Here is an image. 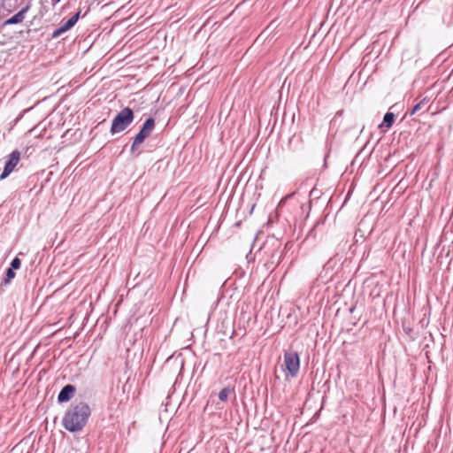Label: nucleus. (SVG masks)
<instances>
[{"mask_svg":"<svg viewBox=\"0 0 453 453\" xmlns=\"http://www.w3.org/2000/svg\"><path fill=\"white\" fill-rule=\"evenodd\" d=\"M90 414V407L87 403L71 404L63 417L62 425L71 433L80 432L88 423Z\"/></svg>","mask_w":453,"mask_h":453,"instance_id":"1","label":"nucleus"},{"mask_svg":"<svg viewBox=\"0 0 453 453\" xmlns=\"http://www.w3.org/2000/svg\"><path fill=\"white\" fill-rule=\"evenodd\" d=\"M155 128V119L153 118H148L138 134L134 138L131 145L130 153L134 157H138L142 154V150H139V146L144 142V140L150 134Z\"/></svg>","mask_w":453,"mask_h":453,"instance_id":"2","label":"nucleus"},{"mask_svg":"<svg viewBox=\"0 0 453 453\" xmlns=\"http://www.w3.org/2000/svg\"><path fill=\"white\" fill-rule=\"evenodd\" d=\"M134 119V111L130 107L123 108L112 119L110 132L118 134L127 129Z\"/></svg>","mask_w":453,"mask_h":453,"instance_id":"3","label":"nucleus"},{"mask_svg":"<svg viewBox=\"0 0 453 453\" xmlns=\"http://www.w3.org/2000/svg\"><path fill=\"white\" fill-rule=\"evenodd\" d=\"M19 160L20 152L18 150H13L7 156L4 170L0 174V180L6 179L13 172Z\"/></svg>","mask_w":453,"mask_h":453,"instance_id":"4","label":"nucleus"},{"mask_svg":"<svg viewBox=\"0 0 453 453\" xmlns=\"http://www.w3.org/2000/svg\"><path fill=\"white\" fill-rule=\"evenodd\" d=\"M286 370L292 376L296 377L300 369V358L296 352L290 351L284 354Z\"/></svg>","mask_w":453,"mask_h":453,"instance_id":"5","label":"nucleus"},{"mask_svg":"<svg viewBox=\"0 0 453 453\" xmlns=\"http://www.w3.org/2000/svg\"><path fill=\"white\" fill-rule=\"evenodd\" d=\"M76 388L73 385L66 384L60 390L58 395V402L60 403L68 402L73 397Z\"/></svg>","mask_w":453,"mask_h":453,"instance_id":"6","label":"nucleus"},{"mask_svg":"<svg viewBox=\"0 0 453 453\" xmlns=\"http://www.w3.org/2000/svg\"><path fill=\"white\" fill-rule=\"evenodd\" d=\"M28 9L29 5H27L26 7L22 8L16 14L12 16L10 19H6L4 22V26L21 23L24 20L26 13L27 12Z\"/></svg>","mask_w":453,"mask_h":453,"instance_id":"7","label":"nucleus"},{"mask_svg":"<svg viewBox=\"0 0 453 453\" xmlns=\"http://www.w3.org/2000/svg\"><path fill=\"white\" fill-rule=\"evenodd\" d=\"M81 16V11L76 12L73 16H72L70 19H68L65 22L62 23L61 25L64 27V28L68 31L70 30L74 25L77 23Z\"/></svg>","mask_w":453,"mask_h":453,"instance_id":"8","label":"nucleus"},{"mask_svg":"<svg viewBox=\"0 0 453 453\" xmlns=\"http://www.w3.org/2000/svg\"><path fill=\"white\" fill-rule=\"evenodd\" d=\"M395 121V114L393 112L388 111L384 117L382 124L380 125V127H385L387 128H390Z\"/></svg>","mask_w":453,"mask_h":453,"instance_id":"9","label":"nucleus"},{"mask_svg":"<svg viewBox=\"0 0 453 453\" xmlns=\"http://www.w3.org/2000/svg\"><path fill=\"white\" fill-rule=\"evenodd\" d=\"M234 392V388L230 387H226L221 389L219 393V398L222 402H226L228 399L229 395Z\"/></svg>","mask_w":453,"mask_h":453,"instance_id":"10","label":"nucleus"},{"mask_svg":"<svg viewBox=\"0 0 453 453\" xmlns=\"http://www.w3.org/2000/svg\"><path fill=\"white\" fill-rule=\"evenodd\" d=\"M15 270L14 269H12V268H8L6 270V278L4 279V280L2 282V284L4 285H7L10 283V281L15 277Z\"/></svg>","mask_w":453,"mask_h":453,"instance_id":"11","label":"nucleus"},{"mask_svg":"<svg viewBox=\"0 0 453 453\" xmlns=\"http://www.w3.org/2000/svg\"><path fill=\"white\" fill-rule=\"evenodd\" d=\"M20 265H21V260L16 257L12 260L10 268L18 270L20 268Z\"/></svg>","mask_w":453,"mask_h":453,"instance_id":"12","label":"nucleus"},{"mask_svg":"<svg viewBox=\"0 0 453 453\" xmlns=\"http://www.w3.org/2000/svg\"><path fill=\"white\" fill-rule=\"evenodd\" d=\"M425 104H426L425 100H423V101L419 102L418 104H415L413 106V108L411 109V111H410V115H413L416 112H418L422 108V106H424Z\"/></svg>","mask_w":453,"mask_h":453,"instance_id":"13","label":"nucleus"},{"mask_svg":"<svg viewBox=\"0 0 453 453\" xmlns=\"http://www.w3.org/2000/svg\"><path fill=\"white\" fill-rule=\"evenodd\" d=\"M66 32V30L64 28V27L61 25L58 28H57L53 34H52V37L53 38H57L61 34Z\"/></svg>","mask_w":453,"mask_h":453,"instance_id":"14","label":"nucleus"},{"mask_svg":"<svg viewBox=\"0 0 453 453\" xmlns=\"http://www.w3.org/2000/svg\"><path fill=\"white\" fill-rule=\"evenodd\" d=\"M60 1H61V0H51V3H52L53 4H58V3H59Z\"/></svg>","mask_w":453,"mask_h":453,"instance_id":"15","label":"nucleus"}]
</instances>
